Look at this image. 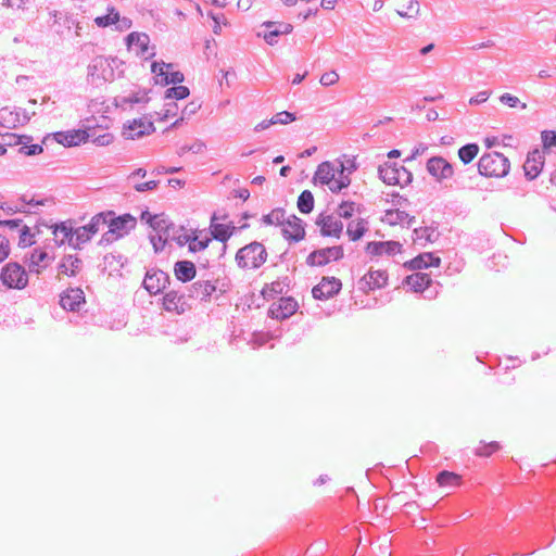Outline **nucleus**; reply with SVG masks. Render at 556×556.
Returning <instances> with one entry per match:
<instances>
[{
  "instance_id": "obj_1",
  "label": "nucleus",
  "mask_w": 556,
  "mask_h": 556,
  "mask_svg": "<svg viewBox=\"0 0 556 556\" xmlns=\"http://www.w3.org/2000/svg\"><path fill=\"white\" fill-rule=\"evenodd\" d=\"M509 167V160L498 152L484 153L478 162V172L485 177H504Z\"/></svg>"
},
{
  "instance_id": "obj_2",
  "label": "nucleus",
  "mask_w": 556,
  "mask_h": 556,
  "mask_svg": "<svg viewBox=\"0 0 556 556\" xmlns=\"http://www.w3.org/2000/svg\"><path fill=\"white\" fill-rule=\"evenodd\" d=\"M267 258L265 247L257 241L251 242L239 249L236 254V262L240 268L256 269L261 267Z\"/></svg>"
},
{
  "instance_id": "obj_3",
  "label": "nucleus",
  "mask_w": 556,
  "mask_h": 556,
  "mask_svg": "<svg viewBox=\"0 0 556 556\" xmlns=\"http://www.w3.org/2000/svg\"><path fill=\"white\" fill-rule=\"evenodd\" d=\"M117 62L116 58H105L98 55L92 59L88 65V77L94 81H110L114 79V65Z\"/></svg>"
},
{
  "instance_id": "obj_4",
  "label": "nucleus",
  "mask_w": 556,
  "mask_h": 556,
  "mask_svg": "<svg viewBox=\"0 0 556 556\" xmlns=\"http://www.w3.org/2000/svg\"><path fill=\"white\" fill-rule=\"evenodd\" d=\"M0 280L9 289H24L28 277L25 268L16 262L8 263L1 270Z\"/></svg>"
},
{
  "instance_id": "obj_5",
  "label": "nucleus",
  "mask_w": 556,
  "mask_h": 556,
  "mask_svg": "<svg viewBox=\"0 0 556 556\" xmlns=\"http://www.w3.org/2000/svg\"><path fill=\"white\" fill-rule=\"evenodd\" d=\"M110 215L111 213H99L91 218L89 224L76 228L74 249H80L81 244L88 242L100 230V227L106 224V218Z\"/></svg>"
},
{
  "instance_id": "obj_6",
  "label": "nucleus",
  "mask_w": 556,
  "mask_h": 556,
  "mask_svg": "<svg viewBox=\"0 0 556 556\" xmlns=\"http://www.w3.org/2000/svg\"><path fill=\"white\" fill-rule=\"evenodd\" d=\"M35 114L36 112L29 113L27 110L21 108H2L0 109V126L7 128L23 126L27 124Z\"/></svg>"
},
{
  "instance_id": "obj_7",
  "label": "nucleus",
  "mask_w": 556,
  "mask_h": 556,
  "mask_svg": "<svg viewBox=\"0 0 556 556\" xmlns=\"http://www.w3.org/2000/svg\"><path fill=\"white\" fill-rule=\"evenodd\" d=\"M426 169L435 181L443 182L455 174L454 166L443 156H432L427 161Z\"/></svg>"
},
{
  "instance_id": "obj_8",
  "label": "nucleus",
  "mask_w": 556,
  "mask_h": 556,
  "mask_svg": "<svg viewBox=\"0 0 556 556\" xmlns=\"http://www.w3.org/2000/svg\"><path fill=\"white\" fill-rule=\"evenodd\" d=\"M169 282L170 277L167 273L159 268H151L146 273L143 287L151 295H156L162 293Z\"/></svg>"
},
{
  "instance_id": "obj_9",
  "label": "nucleus",
  "mask_w": 556,
  "mask_h": 556,
  "mask_svg": "<svg viewBox=\"0 0 556 556\" xmlns=\"http://www.w3.org/2000/svg\"><path fill=\"white\" fill-rule=\"evenodd\" d=\"M343 255V248L341 245L318 249L308 254L306 264L308 266H325L330 263L331 260H341Z\"/></svg>"
},
{
  "instance_id": "obj_10",
  "label": "nucleus",
  "mask_w": 556,
  "mask_h": 556,
  "mask_svg": "<svg viewBox=\"0 0 556 556\" xmlns=\"http://www.w3.org/2000/svg\"><path fill=\"white\" fill-rule=\"evenodd\" d=\"M106 213H111V215L108 216L105 225H108L118 238L127 235L137 225V219L130 214H123L116 217L113 211H108Z\"/></svg>"
},
{
  "instance_id": "obj_11",
  "label": "nucleus",
  "mask_w": 556,
  "mask_h": 556,
  "mask_svg": "<svg viewBox=\"0 0 556 556\" xmlns=\"http://www.w3.org/2000/svg\"><path fill=\"white\" fill-rule=\"evenodd\" d=\"M342 283L336 277H323L320 282L312 289L313 298L325 301L340 292Z\"/></svg>"
},
{
  "instance_id": "obj_12",
  "label": "nucleus",
  "mask_w": 556,
  "mask_h": 556,
  "mask_svg": "<svg viewBox=\"0 0 556 556\" xmlns=\"http://www.w3.org/2000/svg\"><path fill=\"white\" fill-rule=\"evenodd\" d=\"M298 307V302L293 298H280L278 302L270 305L268 316L275 319H287L296 312Z\"/></svg>"
},
{
  "instance_id": "obj_13",
  "label": "nucleus",
  "mask_w": 556,
  "mask_h": 556,
  "mask_svg": "<svg viewBox=\"0 0 556 556\" xmlns=\"http://www.w3.org/2000/svg\"><path fill=\"white\" fill-rule=\"evenodd\" d=\"M187 293L172 290L164 294L163 307L168 312H176L178 314L185 313L191 305L188 303Z\"/></svg>"
},
{
  "instance_id": "obj_14",
  "label": "nucleus",
  "mask_w": 556,
  "mask_h": 556,
  "mask_svg": "<svg viewBox=\"0 0 556 556\" xmlns=\"http://www.w3.org/2000/svg\"><path fill=\"white\" fill-rule=\"evenodd\" d=\"M315 223L320 227V235L323 237H341L343 223L339 219H334L332 215L320 213Z\"/></svg>"
},
{
  "instance_id": "obj_15",
  "label": "nucleus",
  "mask_w": 556,
  "mask_h": 556,
  "mask_svg": "<svg viewBox=\"0 0 556 556\" xmlns=\"http://www.w3.org/2000/svg\"><path fill=\"white\" fill-rule=\"evenodd\" d=\"M155 130L151 121L138 118L124 126L123 135L126 139H139L146 135H150Z\"/></svg>"
},
{
  "instance_id": "obj_16",
  "label": "nucleus",
  "mask_w": 556,
  "mask_h": 556,
  "mask_svg": "<svg viewBox=\"0 0 556 556\" xmlns=\"http://www.w3.org/2000/svg\"><path fill=\"white\" fill-rule=\"evenodd\" d=\"M55 141L64 147H75L86 142L90 135L84 129H73L67 131H56L53 134Z\"/></svg>"
},
{
  "instance_id": "obj_17",
  "label": "nucleus",
  "mask_w": 556,
  "mask_h": 556,
  "mask_svg": "<svg viewBox=\"0 0 556 556\" xmlns=\"http://www.w3.org/2000/svg\"><path fill=\"white\" fill-rule=\"evenodd\" d=\"M85 304V294L80 288H70L61 294L60 305L70 312H78Z\"/></svg>"
},
{
  "instance_id": "obj_18",
  "label": "nucleus",
  "mask_w": 556,
  "mask_h": 556,
  "mask_svg": "<svg viewBox=\"0 0 556 556\" xmlns=\"http://www.w3.org/2000/svg\"><path fill=\"white\" fill-rule=\"evenodd\" d=\"M286 227L282 229V235L287 240L299 242L305 238L304 223L295 215H291L285 219Z\"/></svg>"
},
{
  "instance_id": "obj_19",
  "label": "nucleus",
  "mask_w": 556,
  "mask_h": 556,
  "mask_svg": "<svg viewBox=\"0 0 556 556\" xmlns=\"http://www.w3.org/2000/svg\"><path fill=\"white\" fill-rule=\"evenodd\" d=\"M544 165V157L538 149L528 153L527 160L523 164L525 175L529 180L535 179Z\"/></svg>"
},
{
  "instance_id": "obj_20",
  "label": "nucleus",
  "mask_w": 556,
  "mask_h": 556,
  "mask_svg": "<svg viewBox=\"0 0 556 556\" xmlns=\"http://www.w3.org/2000/svg\"><path fill=\"white\" fill-rule=\"evenodd\" d=\"M186 290L188 299L206 301L216 290V287L210 280H198L187 287Z\"/></svg>"
},
{
  "instance_id": "obj_21",
  "label": "nucleus",
  "mask_w": 556,
  "mask_h": 556,
  "mask_svg": "<svg viewBox=\"0 0 556 556\" xmlns=\"http://www.w3.org/2000/svg\"><path fill=\"white\" fill-rule=\"evenodd\" d=\"M401 249L402 244L397 241H371L367 243L366 252L375 256L394 255L400 253Z\"/></svg>"
},
{
  "instance_id": "obj_22",
  "label": "nucleus",
  "mask_w": 556,
  "mask_h": 556,
  "mask_svg": "<svg viewBox=\"0 0 556 556\" xmlns=\"http://www.w3.org/2000/svg\"><path fill=\"white\" fill-rule=\"evenodd\" d=\"M218 219L217 215L214 213L211 217V233L213 239L223 242V251L226 250V241L233 235L236 227L233 225H225L216 223Z\"/></svg>"
},
{
  "instance_id": "obj_23",
  "label": "nucleus",
  "mask_w": 556,
  "mask_h": 556,
  "mask_svg": "<svg viewBox=\"0 0 556 556\" xmlns=\"http://www.w3.org/2000/svg\"><path fill=\"white\" fill-rule=\"evenodd\" d=\"M10 139H14L13 144L21 146L18 149V153H21V154H24L27 156H33V155L41 154L43 152V148L41 144H37V143L33 144L31 143V141H33L31 136L12 134Z\"/></svg>"
},
{
  "instance_id": "obj_24",
  "label": "nucleus",
  "mask_w": 556,
  "mask_h": 556,
  "mask_svg": "<svg viewBox=\"0 0 556 556\" xmlns=\"http://www.w3.org/2000/svg\"><path fill=\"white\" fill-rule=\"evenodd\" d=\"M441 258L435 256L433 253L426 252L421 253L413 260L405 263V266L409 270H420L428 267H439Z\"/></svg>"
},
{
  "instance_id": "obj_25",
  "label": "nucleus",
  "mask_w": 556,
  "mask_h": 556,
  "mask_svg": "<svg viewBox=\"0 0 556 556\" xmlns=\"http://www.w3.org/2000/svg\"><path fill=\"white\" fill-rule=\"evenodd\" d=\"M263 25L268 28V31L263 37L270 46L277 43V38L280 35L290 34L293 29V26L288 23L265 22Z\"/></svg>"
},
{
  "instance_id": "obj_26",
  "label": "nucleus",
  "mask_w": 556,
  "mask_h": 556,
  "mask_svg": "<svg viewBox=\"0 0 556 556\" xmlns=\"http://www.w3.org/2000/svg\"><path fill=\"white\" fill-rule=\"evenodd\" d=\"M127 47L130 49L132 46L139 48L138 54L149 58L153 56L154 52H149L150 38L146 33L132 31L126 37Z\"/></svg>"
},
{
  "instance_id": "obj_27",
  "label": "nucleus",
  "mask_w": 556,
  "mask_h": 556,
  "mask_svg": "<svg viewBox=\"0 0 556 556\" xmlns=\"http://www.w3.org/2000/svg\"><path fill=\"white\" fill-rule=\"evenodd\" d=\"M53 235L55 236V242L58 245H62L67 242L72 248H74L75 230L72 227L71 220L55 225L53 227Z\"/></svg>"
},
{
  "instance_id": "obj_28",
  "label": "nucleus",
  "mask_w": 556,
  "mask_h": 556,
  "mask_svg": "<svg viewBox=\"0 0 556 556\" xmlns=\"http://www.w3.org/2000/svg\"><path fill=\"white\" fill-rule=\"evenodd\" d=\"M167 233L163 238V235H157V239L165 245L167 241H175L179 247H184L190 240L189 235L185 232L184 226H176L175 224L166 230Z\"/></svg>"
},
{
  "instance_id": "obj_29",
  "label": "nucleus",
  "mask_w": 556,
  "mask_h": 556,
  "mask_svg": "<svg viewBox=\"0 0 556 556\" xmlns=\"http://www.w3.org/2000/svg\"><path fill=\"white\" fill-rule=\"evenodd\" d=\"M174 274L179 281L189 282L195 277V265L191 261H177L174 265Z\"/></svg>"
},
{
  "instance_id": "obj_30",
  "label": "nucleus",
  "mask_w": 556,
  "mask_h": 556,
  "mask_svg": "<svg viewBox=\"0 0 556 556\" xmlns=\"http://www.w3.org/2000/svg\"><path fill=\"white\" fill-rule=\"evenodd\" d=\"M432 282V279L428 274L414 273L407 276L404 283L410 288L414 292L425 291Z\"/></svg>"
},
{
  "instance_id": "obj_31",
  "label": "nucleus",
  "mask_w": 556,
  "mask_h": 556,
  "mask_svg": "<svg viewBox=\"0 0 556 556\" xmlns=\"http://www.w3.org/2000/svg\"><path fill=\"white\" fill-rule=\"evenodd\" d=\"M397 163L395 162H384L378 166V177L389 186H395L399 180H396L397 174Z\"/></svg>"
},
{
  "instance_id": "obj_32",
  "label": "nucleus",
  "mask_w": 556,
  "mask_h": 556,
  "mask_svg": "<svg viewBox=\"0 0 556 556\" xmlns=\"http://www.w3.org/2000/svg\"><path fill=\"white\" fill-rule=\"evenodd\" d=\"M362 281L368 286L369 290L380 289L387 285L388 275L384 270H370Z\"/></svg>"
},
{
  "instance_id": "obj_33",
  "label": "nucleus",
  "mask_w": 556,
  "mask_h": 556,
  "mask_svg": "<svg viewBox=\"0 0 556 556\" xmlns=\"http://www.w3.org/2000/svg\"><path fill=\"white\" fill-rule=\"evenodd\" d=\"M336 176V170L330 162H323L317 166L314 175V182H320L321 185H329Z\"/></svg>"
},
{
  "instance_id": "obj_34",
  "label": "nucleus",
  "mask_w": 556,
  "mask_h": 556,
  "mask_svg": "<svg viewBox=\"0 0 556 556\" xmlns=\"http://www.w3.org/2000/svg\"><path fill=\"white\" fill-rule=\"evenodd\" d=\"M290 279L288 277L279 278L270 285H266L262 291L265 299H273L278 294H282L289 287Z\"/></svg>"
},
{
  "instance_id": "obj_35",
  "label": "nucleus",
  "mask_w": 556,
  "mask_h": 556,
  "mask_svg": "<svg viewBox=\"0 0 556 556\" xmlns=\"http://www.w3.org/2000/svg\"><path fill=\"white\" fill-rule=\"evenodd\" d=\"M81 265V261L74 255H67L64 257L63 262L59 265L60 273L67 276H75L76 271L79 269Z\"/></svg>"
},
{
  "instance_id": "obj_36",
  "label": "nucleus",
  "mask_w": 556,
  "mask_h": 556,
  "mask_svg": "<svg viewBox=\"0 0 556 556\" xmlns=\"http://www.w3.org/2000/svg\"><path fill=\"white\" fill-rule=\"evenodd\" d=\"M48 258V253L43 250L35 249L29 257V270L35 271L36 274H40L41 268L46 267L47 265H42L46 260Z\"/></svg>"
},
{
  "instance_id": "obj_37",
  "label": "nucleus",
  "mask_w": 556,
  "mask_h": 556,
  "mask_svg": "<svg viewBox=\"0 0 556 556\" xmlns=\"http://www.w3.org/2000/svg\"><path fill=\"white\" fill-rule=\"evenodd\" d=\"M298 208L303 214H309L314 210V195L309 190H304L298 198Z\"/></svg>"
},
{
  "instance_id": "obj_38",
  "label": "nucleus",
  "mask_w": 556,
  "mask_h": 556,
  "mask_svg": "<svg viewBox=\"0 0 556 556\" xmlns=\"http://www.w3.org/2000/svg\"><path fill=\"white\" fill-rule=\"evenodd\" d=\"M387 217L389 218L391 225L406 223L407 226L410 227L416 222L415 216H410L408 213L400 210L388 211Z\"/></svg>"
},
{
  "instance_id": "obj_39",
  "label": "nucleus",
  "mask_w": 556,
  "mask_h": 556,
  "mask_svg": "<svg viewBox=\"0 0 556 556\" xmlns=\"http://www.w3.org/2000/svg\"><path fill=\"white\" fill-rule=\"evenodd\" d=\"M174 225L170 220H168L163 214L154 215L151 220L150 227L156 231V235H163V238L166 236L169 228Z\"/></svg>"
},
{
  "instance_id": "obj_40",
  "label": "nucleus",
  "mask_w": 556,
  "mask_h": 556,
  "mask_svg": "<svg viewBox=\"0 0 556 556\" xmlns=\"http://www.w3.org/2000/svg\"><path fill=\"white\" fill-rule=\"evenodd\" d=\"M478 152L479 146L477 143H467L458 149V157L466 165L477 156Z\"/></svg>"
},
{
  "instance_id": "obj_41",
  "label": "nucleus",
  "mask_w": 556,
  "mask_h": 556,
  "mask_svg": "<svg viewBox=\"0 0 556 556\" xmlns=\"http://www.w3.org/2000/svg\"><path fill=\"white\" fill-rule=\"evenodd\" d=\"M367 231L366 223L364 219L358 222H351L348 225L346 233L352 241L359 240Z\"/></svg>"
},
{
  "instance_id": "obj_42",
  "label": "nucleus",
  "mask_w": 556,
  "mask_h": 556,
  "mask_svg": "<svg viewBox=\"0 0 556 556\" xmlns=\"http://www.w3.org/2000/svg\"><path fill=\"white\" fill-rule=\"evenodd\" d=\"M118 21V11L114 7L108 8V14L98 16L94 18V23L98 27L104 28L116 24Z\"/></svg>"
},
{
  "instance_id": "obj_43",
  "label": "nucleus",
  "mask_w": 556,
  "mask_h": 556,
  "mask_svg": "<svg viewBox=\"0 0 556 556\" xmlns=\"http://www.w3.org/2000/svg\"><path fill=\"white\" fill-rule=\"evenodd\" d=\"M286 219V211L283 208H274L270 213L262 217L265 225H283Z\"/></svg>"
},
{
  "instance_id": "obj_44",
  "label": "nucleus",
  "mask_w": 556,
  "mask_h": 556,
  "mask_svg": "<svg viewBox=\"0 0 556 556\" xmlns=\"http://www.w3.org/2000/svg\"><path fill=\"white\" fill-rule=\"evenodd\" d=\"M435 230L429 227H420L414 229V241L416 243H419L421 245H425L421 241L425 242H433L435 240L434 238Z\"/></svg>"
},
{
  "instance_id": "obj_45",
  "label": "nucleus",
  "mask_w": 556,
  "mask_h": 556,
  "mask_svg": "<svg viewBox=\"0 0 556 556\" xmlns=\"http://www.w3.org/2000/svg\"><path fill=\"white\" fill-rule=\"evenodd\" d=\"M460 477L452 471L442 470L437 476V482L441 486H453L459 484Z\"/></svg>"
},
{
  "instance_id": "obj_46",
  "label": "nucleus",
  "mask_w": 556,
  "mask_h": 556,
  "mask_svg": "<svg viewBox=\"0 0 556 556\" xmlns=\"http://www.w3.org/2000/svg\"><path fill=\"white\" fill-rule=\"evenodd\" d=\"M190 240L187 242L188 249L190 252L195 253L205 250L210 242L211 238H204L199 240L198 236L193 232L192 235H189Z\"/></svg>"
},
{
  "instance_id": "obj_47",
  "label": "nucleus",
  "mask_w": 556,
  "mask_h": 556,
  "mask_svg": "<svg viewBox=\"0 0 556 556\" xmlns=\"http://www.w3.org/2000/svg\"><path fill=\"white\" fill-rule=\"evenodd\" d=\"M351 184V179L349 175L343 174V169H340L339 178H333L331 184H329V189L333 193L340 192L342 189L349 187Z\"/></svg>"
},
{
  "instance_id": "obj_48",
  "label": "nucleus",
  "mask_w": 556,
  "mask_h": 556,
  "mask_svg": "<svg viewBox=\"0 0 556 556\" xmlns=\"http://www.w3.org/2000/svg\"><path fill=\"white\" fill-rule=\"evenodd\" d=\"M481 446L476 448V455L481 457H488L497 452L501 448V445L497 441H492L485 443L483 441L480 442Z\"/></svg>"
},
{
  "instance_id": "obj_49",
  "label": "nucleus",
  "mask_w": 556,
  "mask_h": 556,
  "mask_svg": "<svg viewBox=\"0 0 556 556\" xmlns=\"http://www.w3.org/2000/svg\"><path fill=\"white\" fill-rule=\"evenodd\" d=\"M190 91L186 86H174L166 90L165 98L166 99H177L181 100L189 96Z\"/></svg>"
},
{
  "instance_id": "obj_50",
  "label": "nucleus",
  "mask_w": 556,
  "mask_h": 556,
  "mask_svg": "<svg viewBox=\"0 0 556 556\" xmlns=\"http://www.w3.org/2000/svg\"><path fill=\"white\" fill-rule=\"evenodd\" d=\"M419 3L416 0H409L406 10H397V14L402 17L413 18L419 14Z\"/></svg>"
},
{
  "instance_id": "obj_51",
  "label": "nucleus",
  "mask_w": 556,
  "mask_h": 556,
  "mask_svg": "<svg viewBox=\"0 0 556 556\" xmlns=\"http://www.w3.org/2000/svg\"><path fill=\"white\" fill-rule=\"evenodd\" d=\"M34 235L30 232V228L24 225L20 230L18 245L21 248L30 247L35 243L33 240Z\"/></svg>"
},
{
  "instance_id": "obj_52",
  "label": "nucleus",
  "mask_w": 556,
  "mask_h": 556,
  "mask_svg": "<svg viewBox=\"0 0 556 556\" xmlns=\"http://www.w3.org/2000/svg\"><path fill=\"white\" fill-rule=\"evenodd\" d=\"M396 180H399V182H396L397 186L404 187L412 182L413 174L403 165H397Z\"/></svg>"
},
{
  "instance_id": "obj_53",
  "label": "nucleus",
  "mask_w": 556,
  "mask_h": 556,
  "mask_svg": "<svg viewBox=\"0 0 556 556\" xmlns=\"http://www.w3.org/2000/svg\"><path fill=\"white\" fill-rule=\"evenodd\" d=\"M542 143L544 150H551L556 147V131L554 130H544L541 134Z\"/></svg>"
},
{
  "instance_id": "obj_54",
  "label": "nucleus",
  "mask_w": 556,
  "mask_h": 556,
  "mask_svg": "<svg viewBox=\"0 0 556 556\" xmlns=\"http://www.w3.org/2000/svg\"><path fill=\"white\" fill-rule=\"evenodd\" d=\"M184 79H185V76L179 71L172 72V73L165 72L161 83L163 85H169V84L177 85V84L182 83Z\"/></svg>"
},
{
  "instance_id": "obj_55",
  "label": "nucleus",
  "mask_w": 556,
  "mask_h": 556,
  "mask_svg": "<svg viewBox=\"0 0 556 556\" xmlns=\"http://www.w3.org/2000/svg\"><path fill=\"white\" fill-rule=\"evenodd\" d=\"M273 124L287 125L293 121H295V115L288 111H282L277 113L271 117Z\"/></svg>"
},
{
  "instance_id": "obj_56",
  "label": "nucleus",
  "mask_w": 556,
  "mask_h": 556,
  "mask_svg": "<svg viewBox=\"0 0 556 556\" xmlns=\"http://www.w3.org/2000/svg\"><path fill=\"white\" fill-rule=\"evenodd\" d=\"M354 206V202L344 201L338 206L337 214L339 217L350 218L353 215Z\"/></svg>"
},
{
  "instance_id": "obj_57",
  "label": "nucleus",
  "mask_w": 556,
  "mask_h": 556,
  "mask_svg": "<svg viewBox=\"0 0 556 556\" xmlns=\"http://www.w3.org/2000/svg\"><path fill=\"white\" fill-rule=\"evenodd\" d=\"M149 101L148 94L146 92L143 93H132L127 97L122 98V103L124 104H138V103H146Z\"/></svg>"
},
{
  "instance_id": "obj_58",
  "label": "nucleus",
  "mask_w": 556,
  "mask_h": 556,
  "mask_svg": "<svg viewBox=\"0 0 556 556\" xmlns=\"http://www.w3.org/2000/svg\"><path fill=\"white\" fill-rule=\"evenodd\" d=\"M500 101L505 104V105H508L509 108H516L520 104V108L521 109H526L527 108V104L526 103H521L520 100L516 97V96H513L510 93H503L501 97H500Z\"/></svg>"
},
{
  "instance_id": "obj_59",
  "label": "nucleus",
  "mask_w": 556,
  "mask_h": 556,
  "mask_svg": "<svg viewBox=\"0 0 556 556\" xmlns=\"http://www.w3.org/2000/svg\"><path fill=\"white\" fill-rule=\"evenodd\" d=\"M339 80V75L334 71L326 72L321 75L319 83L325 86H332Z\"/></svg>"
},
{
  "instance_id": "obj_60",
  "label": "nucleus",
  "mask_w": 556,
  "mask_h": 556,
  "mask_svg": "<svg viewBox=\"0 0 556 556\" xmlns=\"http://www.w3.org/2000/svg\"><path fill=\"white\" fill-rule=\"evenodd\" d=\"M10 254V241L3 235H0V263Z\"/></svg>"
},
{
  "instance_id": "obj_61",
  "label": "nucleus",
  "mask_w": 556,
  "mask_h": 556,
  "mask_svg": "<svg viewBox=\"0 0 556 556\" xmlns=\"http://www.w3.org/2000/svg\"><path fill=\"white\" fill-rule=\"evenodd\" d=\"M157 185H159V180H150V181H147V182L136 184L134 186V188L138 192H146V191H150V190L156 189Z\"/></svg>"
},
{
  "instance_id": "obj_62",
  "label": "nucleus",
  "mask_w": 556,
  "mask_h": 556,
  "mask_svg": "<svg viewBox=\"0 0 556 556\" xmlns=\"http://www.w3.org/2000/svg\"><path fill=\"white\" fill-rule=\"evenodd\" d=\"M490 94H491V92L488 90L480 91L475 97L470 98L469 104L478 105V104L484 103L489 99Z\"/></svg>"
},
{
  "instance_id": "obj_63",
  "label": "nucleus",
  "mask_w": 556,
  "mask_h": 556,
  "mask_svg": "<svg viewBox=\"0 0 556 556\" xmlns=\"http://www.w3.org/2000/svg\"><path fill=\"white\" fill-rule=\"evenodd\" d=\"M93 143L100 147L109 146L113 141V136L110 132L99 135L92 139Z\"/></svg>"
},
{
  "instance_id": "obj_64",
  "label": "nucleus",
  "mask_w": 556,
  "mask_h": 556,
  "mask_svg": "<svg viewBox=\"0 0 556 556\" xmlns=\"http://www.w3.org/2000/svg\"><path fill=\"white\" fill-rule=\"evenodd\" d=\"M427 150H428V147L426 144L419 143L417 147L414 148V150L412 151L410 156L406 157L404 160V162H408V161L415 160L417 156L424 154Z\"/></svg>"
}]
</instances>
